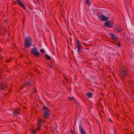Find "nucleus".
I'll return each instance as SVG.
<instances>
[{
  "label": "nucleus",
  "mask_w": 134,
  "mask_h": 134,
  "mask_svg": "<svg viewBox=\"0 0 134 134\" xmlns=\"http://www.w3.org/2000/svg\"><path fill=\"white\" fill-rule=\"evenodd\" d=\"M127 71L125 67L122 68L120 72L118 73V75L124 79L127 76Z\"/></svg>",
  "instance_id": "f257e3e1"
},
{
  "label": "nucleus",
  "mask_w": 134,
  "mask_h": 134,
  "mask_svg": "<svg viewBox=\"0 0 134 134\" xmlns=\"http://www.w3.org/2000/svg\"><path fill=\"white\" fill-rule=\"evenodd\" d=\"M32 45V39L31 38L29 37H27L25 39V43L24 46L25 47H29Z\"/></svg>",
  "instance_id": "f03ea898"
},
{
  "label": "nucleus",
  "mask_w": 134,
  "mask_h": 134,
  "mask_svg": "<svg viewBox=\"0 0 134 134\" xmlns=\"http://www.w3.org/2000/svg\"><path fill=\"white\" fill-rule=\"evenodd\" d=\"M31 53L32 54L34 55L36 57H39L40 54L39 51L37 48L35 47L31 49Z\"/></svg>",
  "instance_id": "7ed1b4c3"
},
{
  "label": "nucleus",
  "mask_w": 134,
  "mask_h": 134,
  "mask_svg": "<svg viewBox=\"0 0 134 134\" xmlns=\"http://www.w3.org/2000/svg\"><path fill=\"white\" fill-rule=\"evenodd\" d=\"M44 121L42 120L38 119L37 120L38 123L37 124V128L36 129V131L39 130L41 129L40 127L41 126Z\"/></svg>",
  "instance_id": "20e7f679"
},
{
  "label": "nucleus",
  "mask_w": 134,
  "mask_h": 134,
  "mask_svg": "<svg viewBox=\"0 0 134 134\" xmlns=\"http://www.w3.org/2000/svg\"><path fill=\"white\" fill-rule=\"evenodd\" d=\"M113 22H110L108 21L105 23L104 25L106 27L111 28L113 27Z\"/></svg>",
  "instance_id": "39448f33"
},
{
  "label": "nucleus",
  "mask_w": 134,
  "mask_h": 134,
  "mask_svg": "<svg viewBox=\"0 0 134 134\" xmlns=\"http://www.w3.org/2000/svg\"><path fill=\"white\" fill-rule=\"evenodd\" d=\"M99 20L101 21H104L108 20V17H106L103 15H100L98 17Z\"/></svg>",
  "instance_id": "423d86ee"
},
{
  "label": "nucleus",
  "mask_w": 134,
  "mask_h": 134,
  "mask_svg": "<svg viewBox=\"0 0 134 134\" xmlns=\"http://www.w3.org/2000/svg\"><path fill=\"white\" fill-rule=\"evenodd\" d=\"M20 111L19 109H15L12 113V115L14 116L18 115L20 113Z\"/></svg>",
  "instance_id": "0eeeda50"
},
{
  "label": "nucleus",
  "mask_w": 134,
  "mask_h": 134,
  "mask_svg": "<svg viewBox=\"0 0 134 134\" xmlns=\"http://www.w3.org/2000/svg\"><path fill=\"white\" fill-rule=\"evenodd\" d=\"M2 82L0 84V89L1 91H3V90H5V89L7 88V86L5 85H3Z\"/></svg>",
  "instance_id": "6e6552de"
},
{
  "label": "nucleus",
  "mask_w": 134,
  "mask_h": 134,
  "mask_svg": "<svg viewBox=\"0 0 134 134\" xmlns=\"http://www.w3.org/2000/svg\"><path fill=\"white\" fill-rule=\"evenodd\" d=\"M114 30L118 33L122 31V30L121 27L119 26H116L114 28Z\"/></svg>",
  "instance_id": "1a4fd4ad"
},
{
  "label": "nucleus",
  "mask_w": 134,
  "mask_h": 134,
  "mask_svg": "<svg viewBox=\"0 0 134 134\" xmlns=\"http://www.w3.org/2000/svg\"><path fill=\"white\" fill-rule=\"evenodd\" d=\"M79 130L81 133V134H83L86 132L83 131V126L81 124L79 126Z\"/></svg>",
  "instance_id": "9d476101"
},
{
  "label": "nucleus",
  "mask_w": 134,
  "mask_h": 134,
  "mask_svg": "<svg viewBox=\"0 0 134 134\" xmlns=\"http://www.w3.org/2000/svg\"><path fill=\"white\" fill-rule=\"evenodd\" d=\"M50 111L43 112V117L45 118H48L50 114Z\"/></svg>",
  "instance_id": "9b49d317"
},
{
  "label": "nucleus",
  "mask_w": 134,
  "mask_h": 134,
  "mask_svg": "<svg viewBox=\"0 0 134 134\" xmlns=\"http://www.w3.org/2000/svg\"><path fill=\"white\" fill-rule=\"evenodd\" d=\"M77 52L79 55H80L82 54L81 51L82 50V47H77Z\"/></svg>",
  "instance_id": "f8f14e48"
},
{
  "label": "nucleus",
  "mask_w": 134,
  "mask_h": 134,
  "mask_svg": "<svg viewBox=\"0 0 134 134\" xmlns=\"http://www.w3.org/2000/svg\"><path fill=\"white\" fill-rule=\"evenodd\" d=\"M109 34L113 39L115 40L116 38V36L113 33H110Z\"/></svg>",
  "instance_id": "ddd939ff"
},
{
  "label": "nucleus",
  "mask_w": 134,
  "mask_h": 134,
  "mask_svg": "<svg viewBox=\"0 0 134 134\" xmlns=\"http://www.w3.org/2000/svg\"><path fill=\"white\" fill-rule=\"evenodd\" d=\"M43 112L50 111L49 109L46 106H44L43 107Z\"/></svg>",
  "instance_id": "4468645a"
},
{
  "label": "nucleus",
  "mask_w": 134,
  "mask_h": 134,
  "mask_svg": "<svg viewBox=\"0 0 134 134\" xmlns=\"http://www.w3.org/2000/svg\"><path fill=\"white\" fill-rule=\"evenodd\" d=\"M76 44L77 46V47H82V45L81 44V42L78 39H77L76 40Z\"/></svg>",
  "instance_id": "2eb2a0df"
},
{
  "label": "nucleus",
  "mask_w": 134,
  "mask_h": 134,
  "mask_svg": "<svg viewBox=\"0 0 134 134\" xmlns=\"http://www.w3.org/2000/svg\"><path fill=\"white\" fill-rule=\"evenodd\" d=\"M86 96L89 98H91L92 97L93 94L91 92H87L86 94Z\"/></svg>",
  "instance_id": "dca6fc26"
},
{
  "label": "nucleus",
  "mask_w": 134,
  "mask_h": 134,
  "mask_svg": "<svg viewBox=\"0 0 134 134\" xmlns=\"http://www.w3.org/2000/svg\"><path fill=\"white\" fill-rule=\"evenodd\" d=\"M20 6L23 8L24 9H25L26 8L24 4L22 2L21 3H19V4H18Z\"/></svg>",
  "instance_id": "f3484780"
},
{
  "label": "nucleus",
  "mask_w": 134,
  "mask_h": 134,
  "mask_svg": "<svg viewBox=\"0 0 134 134\" xmlns=\"http://www.w3.org/2000/svg\"><path fill=\"white\" fill-rule=\"evenodd\" d=\"M46 58L49 60H50L51 59V57L49 55L47 54H46Z\"/></svg>",
  "instance_id": "a211bd4d"
},
{
  "label": "nucleus",
  "mask_w": 134,
  "mask_h": 134,
  "mask_svg": "<svg viewBox=\"0 0 134 134\" xmlns=\"http://www.w3.org/2000/svg\"><path fill=\"white\" fill-rule=\"evenodd\" d=\"M30 85V84L28 82L25 83H24V86H25L27 87L28 86Z\"/></svg>",
  "instance_id": "6ab92c4d"
},
{
  "label": "nucleus",
  "mask_w": 134,
  "mask_h": 134,
  "mask_svg": "<svg viewBox=\"0 0 134 134\" xmlns=\"http://www.w3.org/2000/svg\"><path fill=\"white\" fill-rule=\"evenodd\" d=\"M90 1L88 0H86V4H87L88 5H90Z\"/></svg>",
  "instance_id": "aec40b11"
},
{
  "label": "nucleus",
  "mask_w": 134,
  "mask_h": 134,
  "mask_svg": "<svg viewBox=\"0 0 134 134\" xmlns=\"http://www.w3.org/2000/svg\"><path fill=\"white\" fill-rule=\"evenodd\" d=\"M31 133L33 134H35V130H32V129L31 130Z\"/></svg>",
  "instance_id": "412c9836"
},
{
  "label": "nucleus",
  "mask_w": 134,
  "mask_h": 134,
  "mask_svg": "<svg viewBox=\"0 0 134 134\" xmlns=\"http://www.w3.org/2000/svg\"><path fill=\"white\" fill-rule=\"evenodd\" d=\"M40 52L41 53H43L45 51L42 49H41L40 50Z\"/></svg>",
  "instance_id": "4be33fe9"
},
{
  "label": "nucleus",
  "mask_w": 134,
  "mask_h": 134,
  "mask_svg": "<svg viewBox=\"0 0 134 134\" xmlns=\"http://www.w3.org/2000/svg\"><path fill=\"white\" fill-rule=\"evenodd\" d=\"M16 1L18 2L17 3L18 4H19V3H21V2L20 1V0H16Z\"/></svg>",
  "instance_id": "5701e85b"
},
{
  "label": "nucleus",
  "mask_w": 134,
  "mask_h": 134,
  "mask_svg": "<svg viewBox=\"0 0 134 134\" xmlns=\"http://www.w3.org/2000/svg\"><path fill=\"white\" fill-rule=\"evenodd\" d=\"M117 45L118 47H119L120 46V43L118 42L117 43Z\"/></svg>",
  "instance_id": "b1692460"
},
{
  "label": "nucleus",
  "mask_w": 134,
  "mask_h": 134,
  "mask_svg": "<svg viewBox=\"0 0 134 134\" xmlns=\"http://www.w3.org/2000/svg\"><path fill=\"white\" fill-rule=\"evenodd\" d=\"M8 20H5V21H4V23L6 25H7V22L8 21Z\"/></svg>",
  "instance_id": "393cba45"
},
{
  "label": "nucleus",
  "mask_w": 134,
  "mask_h": 134,
  "mask_svg": "<svg viewBox=\"0 0 134 134\" xmlns=\"http://www.w3.org/2000/svg\"><path fill=\"white\" fill-rule=\"evenodd\" d=\"M25 86H24V85L23 86L21 87V89H23L24 87Z\"/></svg>",
  "instance_id": "a878e982"
},
{
  "label": "nucleus",
  "mask_w": 134,
  "mask_h": 134,
  "mask_svg": "<svg viewBox=\"0 0 134 134\" xmlns=\"http://www.w3.org/2000/svg\"><path fill=\"white\" fill-rule=\"evenodd\" d=\"M74 99V98L73 97H72V98H70V99Z\"/></svg>",
  "instance_id": "bb28decb"
},
{
  "label": "nucleus",
  "mask_w": 134,
  "mask_h": 134,
  "mask_svg": "<svg viewBox=\"0 0 134 134\" xmlns=\"http://www.w3.org/2000/svg\"><path fill=\"white\" fill-rule=\"evenodd\" d=\"M49 66L51 67H52V66L51 65H50Z\"/></svg>",
  "instance_id": "cd10ccee"
},
{
  "label": "nucleus",
  "mask_w": 134,
  "mask_h": 134,
  "mask_svg": "<svg viewBox=\"0 0 134 134\" xmlns=\"http://www.w3.org/2000/svg\"><path fill=\"white\" fill-rule=\"evenodd\" d=\"M71 132H72L73 131L72 130H71Z\"/></svg>",
  "instance_id": "c85d7f7f"
},
{
  "label": "nucleus",
  "mask_w": 134,
  "mask_h": 134,
  "mask_svg": "<svg viewBox=\"0 0 134 134\" xmlns=\"http://www.w3.org/2000/svg\"><path fill=\"white\" fill-rule=\"evenodd\" d=\"M133 39L134 40V37H133Z\"/></svg>",
  "instance_id": "c756f323"
},
{
  "label": "nucleus",
  "mask_w": 134,
  "mask_h": 134,
  "mask_svg": "<svg viewBox=\"0 0 134 134\" xmlns=\"http://www.w3.org/2000/svg\"><path fill=\"white\" fill-rule=\"evenodd\" d=\"M36 90V91H37V90H36H36Z\"/></svg>",
  "instance_id": "7c9ffc66"
}]
</instances>
